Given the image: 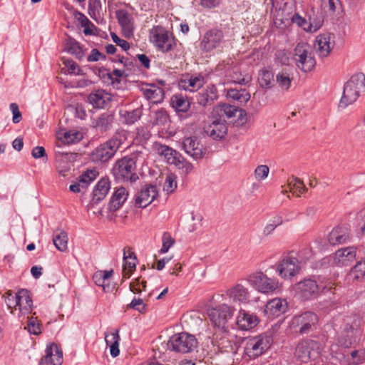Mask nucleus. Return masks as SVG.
<instances>
[{"label": "nucleus", "mask_w": 365, "mask_h": 365, "mask_svg": "<svg viewBox=\"0 0 365 365\" xmlns=\"http://www.w3.org/2000/svg\"><path fill=\"white\" fill-rule=\"evenodd\" d=\"M357 332L356 327H349L344 329L343 335L338 339V344L330 346V352L333 358L339 361L341 365H357L364 359L358 351H353L350 354L345 353V348L352 344L354 336Z\"/></svg>", "instance_id": "1"}, {"label": "nucleus", "mask_w": 365, "mask_h": 365, "mask_svg": "<svg viewBox=\"0 0 365 365\" xmlns=\"http://www.w3.org/2000/svg\"><path fill=\"white\" fill-rule=\"evenodd\" d=\"M334 283L329 279L318 276L317 279H304L295 285L297 293L304 300L317 297L319 293L331 290Z\"/></svg>", "instance_id": "2"}, {"label": "nucleus", "mask_w": 365, "mask_h": 365, "mask_svg": "<svg viewBox=\"0 0 365 365\" xmlns=\"http://www.w3.org/2000/svg\"><path fill=\"white\" fill-rule=\"evenodd\" d=\"M127 140V133L121 130L117 131L113 137L98 146L91 153V159L96 163H105L113 158L116 151Z\"/></svg>", "instance_id": "3"}, {"label": "nucleus", "mask_w": 365, "mask_h": 365, "mask_svg": "<svg viewBox=\"0 0 365 365\" xmlns=\"http://www.w3.org/2000/svg\"><path fill=\"white\" fill-rule=\"evenodd\" d=\"M365 92V75L362 73L354 74L344 83L339 107L345 108L355 103Z\"/></svg>", "instance_id": "4"}, {"label": "nucleus", "mask_w": 365, "mask_h": 365, "mask_svg": "<svg viewBox=\"0 0 365 365\" xmlns=\"http://www.w3.org/2000/svg\"><path fill=\"white\" fill-rule=\"evenodd\" d=\"M112 171L117 180L133 182L138 179L135 157L125 156L117 160Z\"/></svg>", "instance_id": "5"}, {"label": "nucleus", "mask_w": 365, "mask_h": 365, "mask_svg": "<svg viewBox=\"0 0 365 365\" xmlns=\"http://www.w3.org/2000/svg\"><path fill=\"white\" fill-rule=\"evenodd\" d=\"M235 308L221 304L207 309V317L213 327L220 331H227L228 322L233 317Z\"/></svg>", "instance_id": "6"}, {"label": "nucleus", "mask_w": 365, "mask_h": 365, "mask_svg": "<svg viewBox=\"0 0 365 365\" xmlns=\"http://www.w3.org/2000/svg\"><path fill=\"white\" fill-rule=\"evenodd\" d=\"M272 338L259 334L247 338L245 344V353L251 359H255L266 352L272 344Z\"/></svg>", "instance_id": "7"}, {"label": "nucleus", "mask_w": 365, "mask_h": 365, "mask_svg": "<svg viewBox=\"0 0 365 365\" xmlns=\"http://www.w3.org/2000/svg\"><path fill=\"white\" fill-rule=\"evenodd\" d=\"M322 349V344L312 339L303 340L296 346L294 356L303 363H308L318 358Z\"/></svg>", "instance_id": "8"}, {"label": "nucleus", "mask_w": 365, "mask_h": 365, "mask_svg": "<svg viewBox=\"0 0 365 365\" xmlns=\"http://www.w3.org/2000/svg\"><path fill=\"white\" fill-rule=\"evenodd\" d=\"M249 284L257 291L263 294L272 293L279 289L280 284L277 279L268 277L262 272H257L249 275Z\"/></svg>", "instance_id": "9"}, {"label": "nucleus", "mask_w": 365, "mask_h": 365, "mask_svg": "<svg viewBox=\"0 0 365 365\" xmlns=\"http://www.w3.org/2000/svg\"><path fill=\"white\" fill-rule=\"evenodd\" d=\"M150 41L159 51L165 53L173 49L175 43L172 35L162 26H154L150 31Z\"/></svg>", "instance_id": "10"}, {"label": "nucleus", "mask_w": 365, "mask_h": 365, "mask_svg": "<svg viewBox=\"0 0 365 365\" xmlns=\"http://www.w3.org/2000/svg\"><path fill=\"white\" fill-rule=\"evenodd\" d=\"M294 60L297 68L305 73L311 71L316 64L315 59L312 55L311 47L305 43H299L296 46Z\"/></svg>", "instance_id": "11"}, {"label": "nucleus", "mask_w": 365, "mask_h": 365, "mask_svg": "<svg viewBox=\"0 0 365 365\" xmlns=\"http://www.w3.org/2000/svg\"><path fill=\"white\" fill-rule=\"evenodd\" d=\"M197 344L193 335L182 332L171 336L168 345L172 350L185 354L192 351L197 346Z\"/></svg>", "instance_id": "12"}, {"label": "nucleus", "mask_w": 365, "mask_h": 365, "mask_svg": "<svg viewBox=\"0 0 365 365\" xmlns=\"http://www.w3.org/2000/svg\"><path fill=\"white\" fill-rule=\"evenodd\" d=\"M318 317L312 312H305L302 314L292 317L290 322V327L297 329L301 334H305L310 331L312 327L317 323Z\"/></svg>", "instance_id": "13"}, {"label": "nucleus", "mask_w": 365, "mask_h": 365, "mask_svg": "<svg viewBox=\"0 0 365 365\" xmlns=\"http://www.w3.org/2000/svg\"><path fill=\"white\" fill-rule=\"evenodd\" d=\"M301 269L302 266L292 253L284 257L279 262L277 272L282 278L289 279L298 274Z\"/></svg>", "instance_id": "14"}, {"label": "nucleus", "mask_w": 365, "mask_h": 365, "mask_svg": "<svg viewBox=\"0 0 365 365\" xmlns=\"http://www.w3.org/2000/svg\"><path fill=\"white\" fill-rule=\"evenodd\" d=\"M224 41L222 31L217 29H212L203 35L200 42V47L204 51L210 52L214 49L220 48Z\"/></svg>", "instance_id": "15"}, {"label": "nucleus", "mask_w": 365, "mask_h": 365, "mask_svg": "<svg viewBox=\"0 0 365 365\" xmlns=\"http://www.w3.org/2000/svg\"><path fill=\"white\" fill-rule=\"evenodd\" d=\"M181 148L195 160L202 159L206 152L203 145L195 136L185 138L181 143Z\"/></svg>", "instance_id": "16"}, {"label": "nucleus", "mask_w": 365, "mask_h": 365, "mask_svg": "<svg viewBox=\"0 0 365 365\" xmlns=\"http://www.w3.org/2000/svg\"><path fill=\"white\" fill-rule=\"evenodd\" d=\"M63 362V352L56 344L47 346L45 356L41 359L39 365H61Z\"/></svg>", "instance_id": "17"}, {"label": "nucleus", "mask_w": 365, "mask_h": 365, "mask_svg": "<svg viewBox=\"0 0 365 365\" xmlns=\"http://www.w3.org/2000/svg\"><path fill=\"white\" fill-rule=\"evenodd\" d=\"M227 131L225 121L220 118L212 120L204 127L205 133L215 140L222 139L227 134Z\"/></svg>", "instance_id": "18"}, {"label": "nucleus", "mask_w": 365, "mask_h": 365, "mask_svg": "<svg viewBox=\"0 0 365 365\" xmlns=\"http://www.w3.org/2000/svg\"><path fill=\"white\" fill-rule=\"evenodd\" d=\"M157 187L153 185H145L135 197V206L141 208L146 207L157 197Z\"/></svg>", "instance_id": "19"}, {"label": "nucleus", "mask_w": 365, "mask_h": 365, "mask_svg": "<svg viewBox=\"0 0 365 365\" xmlns=\"http://www.w3.org/2000/svg\"><path fill=\"white\" fill-rule=\"evenodd\" d=\"M115 16L122 29L123 35L126 38H130L133 36L134 31V22L132 14L126 10L119 9L115 11Z\"/></svg>", "instance_id": "20"}, {"label": "nucleus", "mask_w": 365, "mask_h": 365, "mask_svg": "<svg viewBox=\"0 0 365 365\" xmlns=\"http://www.w3.org/2000/svg\"><path fill=\"white\" fill-rule=\"evenodd\" d=\"M217 90L214 85H210L202 89L195 96L196 102L205 107L212 105L217 99Z\"/></svg>", "instance_id": "21"}, {"label": "nucleus", "mask_w": 365, "mask_h": 365, "mask_svg": "<svg viewBox=\"0 0 365 365\" xmlns=\"http://www.w3.org/2000/svg\"><path fill=\"white\" fill-rule=\"evenodd\" d=\"M259 319L255 314H251L245 309H240L237 316L236 324L241 330H250L255 327Z\"/></svg>", "instance_id": "22"}, {"label": "nucleus", "mask_w": 365, "mask_h": 365, "mask_svg": "<svg viewBox=\"0 0 365 365\" xmlns=\"http://www.w3.org/2000/svg\"><path fill=\"white\" fill-rule=\"evenodd\" d=\"M287 309V302L285 299L274 298L267 302L264 313L269 318H275L284 313Z\"/></svg>", "instance_id": "23"}, {"label": "nucleus", "mask_w": 365, "mask_h": 365, "mask_svg": "<svg viewBox=\"0 0 365 365\" xmlns=\"http://www.w3.org/2000/svg\"><path fill=\"white\" fill-rule=\"evenodd\" d=\"M227 295L235 302L249 303L250 302V292L248 289L240 284H237L227 291Z\"/></svg>", "instance_id": "24"}, {"label": "nucleus", "mask_w": 365, "mask_h": 365, "mask_svg": "<svg viewBox=\"0 0 365 365\" xmlns=\"http://www.w3.org/2000/svg\"><path fill=\"white\" fill-rule=\"evenodd\" d=\"M330 40V34H322L317 36L314 47L319 57L324 58L330 53L332 48Z\"/></svg>", "instance_id": "25"}, {"label": "nucleus", "mask_w": 365, "mask_h": 365, "mask_svg": "<svg viewBox=\"0 0 365 365\" xmlns=\"http://www.w3.org/2000/svg\"><path fill=\"white\" fill-rule=\"evenodd\" d=\"M356 248L348 247L338 250L334 255V262L338 266H346L356 258Z\"/></svg>", "instance_id": "26"}, {"label": "nucleus", "mask_w": 365, "mask_h": 365, "mask_svg": "<svg viewBox=\"0 0 365 365\" xmlns=\"http://www.w3.org/2000/svg\"><path fill=\"white\" fill-rule=\"evenodd\" d=\"M88 100L94 108H103L111 101V96L106 91L100 89L90 93Z\"/></svg>", "instance_id": "27"}, {"label": "nucleus", "mask_w": 365, "mask_h": 365, "mask_svg": "<svg viewBox=\"0 0 365 365\" xmlns=\"http://www.w3.org/2000/svg\"><path fill=\"white\" fill-rule=\"evenodd\" d=\"M118 114L119 120L123 124L131 125L140 119L143 115V109L141 107H138L131 110L120 108L118 111Z\"/></svg>", "instance_id": "28"}, {"label": "nucleus", "mask_w": 365, "mask_h": 365, "mask_svg": "<svg viewBox=\"0 0 365 365\" xmlns=\"http://www.w3.org/2000/svg\"><path fill=\"white\" fill-rule=\"evenodd\" d=\"M113 270H99L94 273L93 279L97 286L103 287L106 292H111L113 286L110 284V277L113 274Z\"/></svg>", "instance_id": "29"}, {"label": "nucleus", "mask_w": 365, "mask_h": 365, "mask_svg": "<svg viewBox=\"0 0 365 365\" xmlns=\"http://www.w3.org/2000/svg\"><path fill=\"white\" fill-rule=\"evenodd\" d=\"M349 240V232L345 227H334L328 236V242L331 245L346 242Z\"/></svg>", "instance_id": "30"}, {"label": "nucleus", "mask_w": 365, "mask_h": 365, "mask_svg": "<svg viewBox=\"0 0 365 365\" xmlns=\"http://www.w3.org/2000/svg\"><path fill=\"white\" fill-rule=\"evenodd\" d=\"M227 81L234 83L245 85L251 81V76L248 74L243 75L239 66H235L229 68L225 73Z\"/></svg>", "instance_id": "31"}, {"label": "nucleus", "mask_w": 365, "mask_h": 365, "mask_svg": "<svg viewBox=\"0 0 365 365\" xmlns=\"http://www.w3.org/2000/svg\"><path fill=\"white\" fill-rule=\"evenodd\" d=\"M110 188V182L108 179L103 178L100 180L93 190L92 202L93 203H98L104 199L108 195Z\"/></svg>", "instance_id": "32"}, {"label": "nucleus", "mask_w": 365, "mask_h": 365, "mask_svg": "<svg viewBox=\"0 0 365 365\" xmlns=\"http://www.w3.org/2000/svg\"><path fill=\"white\" fill-rule=\"evenodd\" d=\"M205 83L204 77L200 75L190 76L180 81V86L186 91H195Z\"/></svg>", "instance_id": "33"}, {"label": "nucleus", "mask_w": 365, "mask_h": 365, "mask_svg": "<svg viewBox=\"0 0 365 365\" xmlns=\"http://www.w3.org/2000/svg\"><path fill=\"white\" fill-rule=\"evenodd\" d=\"M144 96L153 103H160L164 98V91L155 85H148L142 88Z\"/></svg>", "instance_id": "34"}, {"label": "nucleus", "mask_w": 365, "mask_h": 365, "mask_svg": "<svg viewBox=\"0 0 365 365\" xmlns=\"http://www.w3.org/2000/svg\"><path fill=\"white\" fill-rule=\"evenodd\" d=\"M104 338L106 345L110 348V354L111 356H118L120 354L119 342L120 338L119 336V330L115 329V331L111 333L106 332L104 334Z\"/></svg>", "instance_id": "35"}, {"label": "nucleus", "mask_w": 365, "mask_h": 365, "mask_svg": "<svg viewBox=\"0 0 365 365\" xmlns=\"http://www.w3.org/2000/svg\"><path fill=\"white\" fill-rule=\"evenodd\" d=\"M16 304H18L19 312L22 314L31 312L33 302L26 290L21 289L17 292Z\"/></svg>", "instance_id": "36"}, {"label": "nucleus", "mask_w": 365, "mask_h": 365, "mask_svg": "<svg viewBox=\"0 0 365 365\" xmlns=\"http://www.w3.org/2000/svg\"><path fill=\"white\" fill-rule=\"evenodd\" d=\"M128 192L125 188L120 187L114 192L110 200L109 207L110 210L115 211L118 210L121 205L126 201L128 197Z\"/></svg>", "instance_id": "37"}, {"label": "nucleus", "mask_w": 365, "mask_h": 365, "mask_svg": "<svg viewBox=\"0 0 365 365\" xmlns=\"http://www.w3.org/2000/svg\"><path fill=\"white\" fill-rule=\"evenodd\" d=\"M158 153L164 157L168 164L171 165H175L182 155L179 152L165 145H160L158 148Z\"/></svg>", "instance_id": "38"}, {"label": "nucleus", "mask_w": 365, "mask_h": 365, "mask_svg": "<svg viewBox=\"0 0 365 365\" xmlns=\"http://www.w3.org/2000/svg\"><path fill=\"white\" fill-rule=\"evenodd\" d=\"M136 266V257L134 253L126 255L125 249L123 250V275L125 278H129L135 270Z\"/></svg>", "instance_id": "39"}, {"label": "nucleus", "mask_w": 365, "mask_h": 365, "mask_svg": "<svg viewBox=\"0 0 365 365\" xmlns=\"http://www.w3.org/2000/svg\"><path fill=\"white\" fill-rule=\"evenodd\" d=\"M227 96L229 98L233 99L240 104L246 103L250 99V94L246 89H228Z\"/></svg>", "instance_id": "40"}, {"label": "nucleus", "mask_w": 365, "mask_h": 365, "mask_svg": "<svg viewBox=\"0 0 365 365\" xmlns=\"http://www.w3.org/2000/svg\"><path fill=\"white\" fill-rule=\"evenodd\" d=\"M258 82L260 87L263 88H270L274 83V74L268 68H262L259 71L258 75Z\"/></svg>", "instance_id": "41"}, {"label": "nucleus", "mask_w": 365, "mask_h": 365, "mask_svg": "<svg viewBox=\"0 0 365 365\" xmlns=\"http://www.w3.org/2000/svg\"><path fill=\"white\" fill-rule=\"evenodd\" d=\"M171 104L178 112H186L190 108L189 101L181 94L174 95L171 98Z\"/></svg>", "instance_id": "42"}, {"label": "nucleus", "mask_w": 365, "mask_h": 365, "mask_svg": "<svg viewBox=\"0 0 365 365\" xmlns=\"http://www.w3.org/2000/svg\"><path fill=\"white\" fill-rule=\"evenodd\" d=\"M113 120L112 115L107 113H103L96 120L94 127L101 132L106 131L111 126Z\"/></svg>", "instance_id": "43"}, {"label": "nucleus", "mask_w": 365, "mask_h": 365, "mask_svg": "<svg viewBox=\"0 0 365 365\" xmlns=\"http://www.w3.org/2000/svg\"><path fill=\"white\" fill-rule=\"evenodd\" d=\"M53 242L61 252H64L68 248V236L64 231H56L53 234Z\"/></svg>", "instance_id": "44"}, {"label": "nucleus", "mask_w": 365, "mask_h": 365, "mask_svg": "<svg viewBox=\"0 0 365 365\" xmlns=\"http://www.w3.org/2000/svg\"><path fill=\"white\" fill-rule=\"evenodd\" d=\"M66 51L81 59L83 56V52L80 43L71 37H68L66 44Z\"/></svg>", "instance_id": "45"}, {"label": "nucleus", "mask_w": 365, "mask_h": 365, "mask_svg": "<svg viewBox=\"0 0 365 365\" xmlns=\"http://www.w3.org/2000/svg\"><path fill=\"white\" fill-rule=\"evenodd\" d=\"M292 81V77L291 74L286 70H282L276 76V82L283 90L287 91L289 88Z\"/></svg>", "instance_id": "46"}, {"label": "nucleus", "mask_w": 365, "mask_h": 365, "mask_svg": "<svg viewBox=\"0 0 365 365\" xmlns=\"http://www.w3.org/2000/svg\"><path fill=\"white\" fill-rule=\"evenodd\" d=\"M288 185L290 191L298 196L307 190L302 181L297 178L292 177L289 179Z\"/></svg>", "instance_id": "47"}, {"label": "nucleus", "mask_w": 365, "mask_h": 365, "mask_svg": "<svg viewBox=\"0 0 365 365\" xmlns=\"http://www.w3.org/2000/svg\"><path fill=\"white\" fill-rule=\"evenodd\" d=\"M98 173L96 169H88L83 173L78 178V180L82 184V187H86L97 177Z\"/></svg>", "instance_id": "48"}, {"label": "nucleus", "mask_w": 365, "mask_h": 365, "mask_svg": "<svg viewBox=\"0 0 365 365\" xmlns=\"http://www.w3.org/2000/svg\"><path fill=\"white\" fill-rule=\"evenodd\" d=\"M216 111L221 116H225L227 118L234 117L238 111V108L235 106L229 104L220 105L216 108Z\"/></svg>", "instance_id": "49"}, {"label": "nucleus", "mask_w": 365, "mask_h": 365, "mask_svg": "<svg viewBox=\"0 0 365 365\" xmlns=\"http://www.w3.org/2000/svg\"><path fill=\"white\" fill-rule=\"evenodd\" d=\"M349 277L353 279H359L365 277V259L358 262L351 269Z\"/></svg>", "instance_id": "50"}, {"label": "nucleus", "mask_w": 365, "mask_h": 365, "mask_svg": "<svg viewBox=\"0 0 365 365\" xmlns=\"http://www.w3.org/2000/svg\"><path fill=\"white\" fill-rule=\"evenodd\" d=\"M153 120L155 125H164L169 121V115L165 110L160 109L154 112Z\"/></svg>", "instance_id": "51"}, {"label": "nucleus", "mask_w": 365, "mask_h": 365, "mask_svg": "<svg viewBox=\"0 0 365 365\" xmlns=\"http://www.w3.org/2000/svg\"><path fill=\"white\" fill-rule=\"evenodd\" d=\"M27 329L30 334L38 335L41 333V324L36 317H31L28 319Z\"/></svg>", "instance_id": "52"}, {"label": "nucleus", "mask_w": 365, "mask_h": 365, "mask_svg": "<svg viewBox=\"0 0 365 365\" xmlns=\"http://www.w3.org/2000/svg\"><path fill=\"white\" fill-rule=\"evenodd\" d=\"M176 166L179 170L182 171V173L187 175L190 173L194 167L191 163L187 161L186 159H185L182 155L180 159L178 160L176 163L174 165Z\"/></svg>", "instance_id": "53"}, {"label": "nucleus", "mask_w": 365, "mask_h": 365, "mask_svg": "<svg viewBox=\"0 0 365 365\" xmlns=\"http://www.w3.org/2000/svg\"><path fill=\"white\" fill-rule=\"evenodd\" d=\"M177 188L176 177L173 175H168L165 180L163 185V191L166 192L167 194L172 193Z\"/></svg>", "instance_id": "54"}, {"label": "nucleus", "mask_w": 365, "mask_h": 365, "mask_svg": "<svg viewBox=\"0 0 365 365\" xmlns=\"http://www.w3.org/2000/svg\"><path fill=\"white\" fill-rule=\"evenodd\" d=\"M312 256V251L309 247H304L299 250L294 256L300 265L304 264Z\"/></svg>", "instance_id": "55"}, {"label": "nucleus", "mask_w": 365, "mask_h": 365, "mask_svg": "<svg viewBox=\"0 0 365 365\" xmlns=\"http://www.w3.org/2000/svg\"><path fill=\"white\" fill-rule=\"evenodd\" d=\"M82 138L81 133L75 130H68L64 133L63 140L68 143H73L79 141Z\"/></svg>", "instance_id": "56"}, {"label": "nucleus", "mask_w": 365, "mask_h": 365, "mask_svg": "<svg viewBox=\"0 0 365 365\" xmlns=\"http://www.w3.org/2000/svg\"><path fill=\"white\" fill-rule=\"evenodd\" d=\"M292 21L293 23L302 27L303 30H304L305 31L312 33L311 24H309V21H307L306 19L302 17L300 15H294L292 19Z\"/></svg>", "instance_id": "57"}, {"label": "nucleus", "mask_w": 365, "mask_h": 365, "mask_svg": "<svg viewBox=\"0 0 365 365\" xmlns=\"http://www.w3.org/2000/svg\"><path fill=\"white\" fill-rule=\"evenodd\" d=\"M174 243L175 240L172 238L168 232H165L163 235V245L160 249V253H166Z\"/></svg>", "instance_id": "58"}, {"label": "nucleus", "mask_w": 365, "mask_h": 365, "mask_svg": "<svg viewBox=\"0 0 365 365\" xmlns=\"http://www.w3.org/2000/svg\"><path fill=\"white\" fill-rule=\"evenodd\" d=\"M269 168L267 165H258L255 170V176L257 180H264L269 174Z\"/></svg>", "instance_id": "59"}, {"label": "nucleus", "mask_w": 365, "mask_h": 365, "mask_svg": "<svg viewBox=\"0 0 365 365\" xmlns=\"http://www.w3.org/2000/svg\"><path fill=\"white\" fill-rule=\"evenodd\" d=\"M65 66L67 68V72L69 74H74V75H80L81 74V68L77 65L76 63H75L72 60H67L65 61Z\"/></svg>", "instance_id": "60"}, {"label": "nucleus", "mask_w": 365, "mask_h": 365, "mask_svg": "<svg viewBox=\"0 0 365 365\" xmlns=\"http://www.w3.org/2000/svg\"><path fill=\"white\" fill-rule=\"evenodd\" d=\"M128 306L130 308L137 310L141 313L145 310V305L143 303V299L140 298H134Z\"/></svg>", "instance_id": "61"}, {"label": "nucleus", "mask_w": 365, "mask_h": 365, "mask_svg": "<svg viewBox=\"0 0 365 365\" xmlns=\"http://www.w3.org/2000/svg\"><path fill=\"white\" fill-rule=\"evenodd\" d=\"M309 20V24H311L312 33L316 32L322 27L323 24V19L321 16H310Z\"/></svg>", "instance_id": "62"}, {"label": "nucleus", "mask_w": 365, "mask_h": 365, "mask_svg": "<svg viewBox=\"0 0 365 365\" xmlns=\"http://www.w3.org/2000/svg\"><path fill=\"white\" fill-rule=\"evenodd\" d=\"M282 223V220L280 217H277L274 220L273 223L267 224L263 230L264 235H269L272 233L275 228Z\"/></svg>", "instance_id": "63"}, {"label": "nucleus", "mask_w": 365, "mask_h": 365, "mask_svg": "<svg viewBox=\"0 0 365 365\" xmlns=\"http://www.w3.org/2000/svg\"><path fill=\"white\" fill-rule=\"evenodd\" d=\"M106 56L105 54L98 51V49L93 48L91 50L90 55L87 58L88 62L98 61L99 60H106Z\"/></svg>", "instance_id": "64"}]
</instances>
